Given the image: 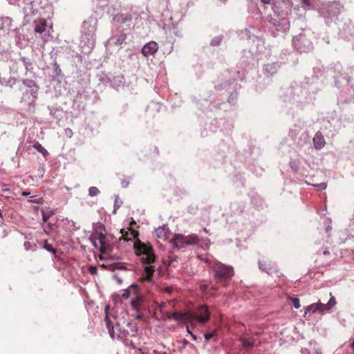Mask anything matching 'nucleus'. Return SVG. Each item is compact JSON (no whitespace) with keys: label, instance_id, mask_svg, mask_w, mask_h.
Masks as SVG:
<instances>
[{"label":"nucleus","instance_id":"21","mask_svg":"<svg viewBox=\"0 0 354 354\" xmlns=\"http://www.w3.org/2000/svg\"><path fill=\"white\" fill-rule=\"evenodd\" d=\"M280 67L278 62L268 63L263 66V73L267 76H272L274 75Z\"/></svg>","mask_w":354,"mask_h":354},{"label":"nucleus","instance_id":"7","mask_svg":"<svg viewBox=\"0 0 354 354\" xmlns=\"http://www.w3.org/2000/svg\"><path fill=\"white\" fill-rule=\"evenodd\" d=\"M205 262L212 269L214 278L220 281H229L234 276V269L231 266L221 263L213 258H205Z\"/></svg>","mask_w":354,"mask_h":354},{"label":"nucleus","instance_id":"42","mask_svg":"<svg viewBox=\"0 0 354 354\" xmlns=\"http://www.w3.org/2000/svg\"><path fill=\"white\" fill-rule=\"evenodd\" d=\"M223 38V37L222 35H217L211 40L210 44L213 46H217L221 44Z\"/></svg>","mask_w":354,"mask_h":354},{"label":"nucleus","instance_id":"52","mask_svg":"<svg viewBox=\"0 0 354 354\" xmlns=\"http://www.w3.org/2000/svg\"><path fill=\"white\" fill-rule=\"evenodd\" d=\"M122 201L119 200L118 196H116L114 201L113 213H115L116 210L122 205Z\"/></svg>","mask_w":354,"mask_h":354},{"label":"nucleus","instance_id":"4","mask_svg":"<svg viewBox=\"0 0 354 354\" xmlns=\"http://www.w3.org/2000/svg\"><path fill=\"white\" fill-rule=\"evenodd\" d=\"M172 317L177 322L192 325H194L196 322L205 324L209 319L210 313L206 305H201L194 311L174 312Z\"/></svg>","mask_w":354,"mask_h":354},{"label":"nucleus","instance_id":"17","mask_svg":"<svg viewBox=\"0 0 354 354\" xmlns=\"http://www.w3.org/2000/svg\"><path fill=\"white\" fill-rule=\"evenodd\" d=\"M335 83L337 87L345 83L348 95L350 96L346 100H345V101L352 102L354 100V85L349 84L348 79L346 76L341 79H336Z\"/></svg>","mask_w":354,"mask_h":354},{"label":"nucleus","instance_id":"61","mask_svg":"<svg viewBox=\"0 0 354 354\" xmlns=\"http://www.w3.org/2000/svg\"><path fill=\"white\" fill-rule=\"evenodd\" d=\"M1 190L3 192H10V189L8 187V185L6 184L1 185Z\"/></svg>","mask_w":354,"mask_h":354},{"label":"nucleus","instance_id":"45","mask_svg":"<svg viewBox=\"0 0 354 354\" xmlns=\"http://www.w3.org/2000/svg\"><path fill=\"white\" fill-rule=\"evenodd\" d=\"M239 37L241 39H246V40H248V30H247V27L243 29V30H238L236 32Z\"/></svg>","mask_w":354,"mask_h":354},{"label":"nucleus","instance_id":"53","mask_svg":"<svg viewBox=\"0 0 354 354\" xmlns=\"http://www.w3.org/2000/svg\"><path fill=\"white\" fill-rule=\"evenodd\" d=\"M66 221L73 227V230L74 231H77V230H78L80 229V226H77L75 221H73L72 220H69L68 218H66Z\"/></svg>","mask_w":354,"mask_h":354},{"label":"nucleus","instance_id":"25","mask_svg":"<svg viewBox=\"0 0 354 354\" xmlns=\"http://www.w3.org/2000/svg\"><path fill=\"white\" fill-rule=\"evenodd\" d=\"M341 34L346 39H349L351 37L354 36V25L351 23L344 24L341 30Z\"/></svg>","mask_w":354,"mask_h":354},{"label":"nucleus","instance_id":"5","mask_svg":"<svg viewBox=\"0 0 354 354\" xmlns=\"http://www.w3.org/2000/svg\"><path fill=\"white\" fill-rule=\"evenodd\" d=\"M19 90L22 92L21 103L24 104L30 112H33L35 111L36 100L38 97L39 86L32 80L24 79L22 80V86H19Z\"/></svg>","mask_w":354,"mask_h":354},{"label":"nucleus","instance_id":"48","mask_svg":"<svg viewBox=\"0 0 354 354\" xmlns=\"http://www.w3.org/2000/svg\"><path fill=\"white\" fill-rule=\"evenodd\" d=\"M53 70H54V73L56 75V76L58 77V76L61 75L62 70L59 67V65L57 64V62L56 61H55L53 63Z\"/></svg>","mask_w":354,"mask_h":354},{"label":"nucleus","instance_id":"55","mask_svg":"<svg viewBox=\"0 0 354 354\" xmlns=\"http://www.w3.org/2000/svg\"><path fill=\"white\" fill-rule=\"evenodd\" d=\"M292 305L296 308L298 309L300 308V301L298 298H293L292 299Z\"/></svg>","mask_w":354,"mask_h":354},{"label":"nucleus","instance_id":"8","mask_svg":"<svg viewBox=\"0 0 354 354\" xmlns=\"http://www.w3.org/2000/svg\"><path fill=\"white\" fill-rule=\"evenodd\" d=\"M342 6L337 1L322 3L318 8L319 13L324 19L327 25L336 19L340 13Z\"/></svg>","mask_w":354,"mask_h":354},{"label":"nucleus","instance_id":"13","mask_svg":"<svg viewBox=\"0 0 354 354\" xmlns=\"http://www.w3.org/2000/svg\"><path fill=\"white\" fill-rule=\"evenodd\" d=\"M93 246L101 252H106L111 250L106 236L101 232H95L90 238Z\"/></svg>","mask_w":354,"mask_h":354},{"label":"nucleus","instance_id":"16","mask_svg":"<svg viewBox=\"0 0 354 354\" xmlns=\"http://www.w3.org/2000/svg\"><path fill=\"white\" fill-rule=\"evenodd\" d=\"M258 267L260 270L266 272L269 275L277 274L279 272L277 265L270 260L259 261Z\"/></svg>","mask_w":354,"mask_h":354},{"label":"nucleus","instance_id":"54","mask_svg":"<svg viewBox=\"0 0 354 354\" xmlns=\"http://www.w3.org/2000/svg\"><path fill=\"white\" fill-rule=\"evenodd\" d=\"M88 271L91 274L95 275L97 273V268L95 266H89Z\"/></svg>","mask_w":354,"mask_h":354},{"label":"nucleus","instance_id":"58","mask_svg":"<svg viewBox=\"0 0 354 354\" xmlns=\"http://www.w3.org/2000/svg\"><path fill=\"white\" fill-rule=\"evenodd\" d=\"M330 223H331V221L330 219L329 218H327L326 221H325V225H326V231L328 232L329 231L331 230L332 229V227L330 225Z\"/></svg>","mask_w":354,"mask_h":354},{"label":"nucleus","instance_id":"41","mask_svg":"<svg viewBox=\"0 0 354 354\" xmlns=\"http://www.w3.org/2000/svg\"><path fill=\"white\" fill-rule=\"evenodd\" d=\"M53 212L51 210H44L42 209L41 214H42V220L44 223H46L48 220L50 218V217L53 215Z\"/></svg>","mask_w":354,"mask_h":354},{"label":"nucleus","instance_id":"56","mask_svg":"<svg viewBox=\"0 0 354 354\" xmlns=\"http://www.w3.org/2000/svg\"><path fill=\"white\" fill-rule=\"evenodd\" d=\"M44 247L46 250H48V252H50L53 254H55L56 252V250L52 247V245L48 243H46Z\"/></svg>","mask_w":354,"mask_h":354},{"label":"nucleus","instance_id":"9","mask_svg":"<svg viewBox=\"0 0 354 354\" xmlns=\"http://www.w3.org/2000/svg\"><path fill=\"white\" fill-rule=\"evenodd\" d=\"M52 30V26H48L46 19H39L35 21L34 31L35 38L41 41V44H44L53 37L50 35Z\"/></svg>","mask_w":354,"mask_h":354},{"label":"nucleus","instance_id":"24","mask_svg":"<svg viewBox=\"0 0 354 354\" xmlns=\"http://www.w3.org/2000/svg\"><path fill=\"white\" fill-rule=\"evenodd\" d=\"M247 30L248 40H252V41H254L256 38L261 37V30L257 27L250 25L247 27Z\"/></svg>","mask_w":354,"mask_h":354},{"label":"nucleus","instance_id":"31","mask_svg":"<svg viewBox=\"0 0 354 354\" xmlns=\"http://www.w3.org/2000/svg\"><path fill=\"white\" fill-rule=\"evenodd\" d=\"M138 289V286L137 284H131L126 290H124L123 293L121 295V297L124 299H127L131 296H133V294H136Z\"/></svg>","mask_w":354,"mask_h":354},{"label":"nucleus","instance_id":"36","mask_svg":"<svg viewBox=\"0 0 354 354\" xmlns=\"http://www.w3.org/2000/svg\"><path fill=\"white\" fill-rule=\"evenodd\" d=\"M254 42H256V52L254 53H257L259 57L261 58V53L263 52L265 48L264 42L260 37L256 38Z\"/></svg>","mask_w":354,"mask_h":354},{"label":"nucleus","instance_id":"20","mask_svg":"<svg viewBox=\"0 0 354 354\" xmlns=\"http://www.w3.org/2000/svg\"><path fill=\"white\" fill-rule=\"evenodd\" d=\"M109 306L106 305L105 306V318L104 322L106 323V328L109 331V335L112 339L115 338V330H114V326L112 323V321L110 319L109 315Z\"/></svg>","mask_w":354,"mask_h":354},{"label":"nucleus","instance_id":"26","mask_svg":"<svg viewBox=\"0 0 354 354\" xmlns=\"http://www.w3.org/2000/svg\"><path fill=\"white\" fill-rule=\"evenodd\" d=\"M132 19V15L131 13H122L120 15H117L114 17V20L120 22L122 24H127V25L129 26L132 24H130Z\"/></svg>","mask_w":354,"mask_h":354},{"label":"nucleus","instance_id":"32","mask_svg":"<svg viewBox=\"0 0 354 354\" xmlns=\"http://www.w3.org/2000/svg\"><path fill=\"white\" fill-rule=\"evenodd\" d=\"M305 9H318L320 6L319 0H301Z\"/></svg>","mask_w":354,"mask_h":354},{"label":"nucleus","instance_id":"2","mask_svg":"<svg viewBox=\"0 0 354 354\" xmlns=\"http://www.w3.org/2000/svg\"><path fill=\"white\" fill-rule=\"evenodd\" d=\"M121 234L125 241H134L136 253L140 257L143 266V272L140 279L142 281L151 283L153 281L155 266L152 265L156 261V256L152 246L149 244L142 243L138 239V232L134 230L129 229L121 230Z\"/></svg>","mask_w":354,"mask_h":354},{"label":"nucleus","instance_id":"49","mask_svg":"<svg viewBox=\"0 0 354 354\" xmlns=\"http://www.w3.org/2000/svg\"><path fill=\"white\" fill-rule=\"evenodd\" d=\"M24 246L26 250H35L36 248V245L34 243H31L29 241H26L24 244Z\"/></svg>","mask_w":354,"mask_h":354},{"label":"nucleus","instance_id":"59","mask_svg":"<svg viewBox=\"0 0 354 354\" xmlns=\"http://www.w3.org/2000/svg\"><path fill=\"white\" fill-rule=\"evenodd\" d=\"M214 335H215V333H205L204 335V337H205V340L209 341V339H211L214 337Z\"/></svg>","mask_w":354,"mask_h":354},{"label":"nucleus","instance_id":"27","mask_svg":"<svg viewBox=\"0 0 354 354\" xmlns=\"http://www.w3.org/2000/svg\"><path fill=\"white\" fill-rule=\"evenodd\" d=\"M15 41L16 45L20 48H24L28 44V40L24 37V35L20 34L18 31L16 32Z\"/></svg>","mask_w":354,"mask_h":354},{"label":"nucleus","instance_id":"19","mask_svg":"<svg viewBox=\"0 0 354 354\" xmlns=\"http://www.w3.org/2000/svg\"><path fill=\"white\" fill-rule=\"evenodd\" d=\"M17 4L22 8V10L26 16L29 14H33L35 11L32 0H18Z\"/></svg>","mask_w":354,"mask_h":354},{"label":"nucleus","instance_id":"64","mask_svg":"<svg viewBox=\"0 0 354 354\" xmlns=\"http://www.w3.org/2000/svg\"><path fill=\"white\" fill-rule=\"evenodd\" d=\"M129 180H122V182H121V185H122V187L123 188H126V187H128V185H129Z\"/></svg>","mask_w":354,"mask_h":354},{"label":"nucleus","instance_id":"3","mask_svg":"<svg viewBox=\"0 0 354 354\" xmlns=\"http://www.w3.org/2000/svg\"><path fill=\"white\" fill-rule=\"evenodd\" d=\"M315 88L313 85L295 84L288 88L281 97L284 102L306 104L313 100Z\"/></svg>","mask_w":354,"mask_h":354},{"label":"nucleus","instance_id":"18","mask_svg":"<svg viewBox=\"0 0 354 354\" xmlns=\"http://www.w3.org/2000/svg\"><path fill=\"white\" fill-rule=\"evenodd\" d=\"M158 49V44L156 41H151L143 46L141 51L145 57H149L153 55Z\"/></svg>","mask_w":354,"mask_h":354},{"label":"nucleus","instance_id":"33","mask_svg":"<svg viewBox=\"0 0 354 354\" xmlns=\"http://www.w3.org/2000/svg\"><path fill=\"white\" fill-rule=\"evenodd\" d=\"M109 270L115 271V270H127V265L122 262H113L104 265Z\"/></svg>","mask_w":354,"mask_h":354},{"label":"nucleus","instance_id":"37","mask_svg":"<svg viewBox=\"0 0 354 354\" xmlns=\"http://www.w3.org/2000/svg\"><path fill=\"white\" fill-rule=\"evenodd\" d=\"M174 48V43L170 40H167L164 43L163 45V53L164 54H170Z\"/></svg>","mask_w":354,"mask_h":354},{"label":"nucleus","instance_id":"12","mask_svg":"<svg viewBox=\"0 0 354 354\" xmlns=\"http://www.w3.org/2000/svg\"><path fill=\"white\" fill-rule=\"evenodd\" d=\"M198 235L193 234L188 236H184L180 234H176L171 239L172 247L174 249L180 250L185 248L187 245H192L197 241Z\"/></svg>","mask_w":354,"mask_h":354},{"label":"nucleus","instance_id":"30","mask_svg":"<svg viewBox=\"0 0 354 354\" xmlns=\"http://www.w3.org/2000/svg\"><path fill=\"white\" fill-rule=\"evenodd\" d=\"M19 61H21L24 65V66L26 68V75L28 74V73H30L32 74L33 73V63L32 60L26 57L21 56L19 58Z\"/></svg>","mask_w":354,"mask_h":354},{"label":"nucleus","instance_id":"6","mask_svg":"<svg viewBox=\"0 0 354 354\" xmlns=\"http://www.w3.org/2000/svg\"><path fill=\"white\" fill-rule=\"evenodd\" d=\"M96 25L97 21L93 18H89L82 24L80 45L85 53H89L95 46Z\"/></svg>","mask_w":354,"mask_h":354},{"label":"nucleus","instance_id":"35","mask_svg":"<svg viewBox=\"0 0 354 354\" xmlns=\"http://www.w3.org/2000/svg\"><path fill=\"white\" fill-rule=\"evenodd\" d=\"M194 245H196L203 250H207L210 245V241L207 238H199L198 236V239Z\"/></svg>","mask_w":354,"mask_h":354},{"label":"nucleus","instance_id":"14","mask_svg":"<svg viewBox=\"0 0 354 354\" xmlns=\"http://www.w3.org/2000/svg\"><path fill=\"white\" fill-rule=\"evenodd\" d=\"M260 59L257 53H253L251 50H243L240 59V64L246 67L255 66Z\"/></svg>","mask_w":354,"mask_h":354},{"label":"nucleus","instance_id":"1","mask_svg":"<svg viewBox=\"0 0 354 354\" xmlns=\"http://www.w3.org/2000/svg\"><path fill=\"white\" fill-rule=\"evenodd\" d=\"M258 6L259 18L270 24L269 32L276 37L279 32L289 30L288 15H291L292 2L290 0H260Z\"/></svg>","mask_w":354,"mask_h":354},{"label":"nucleus","instance_id":"44","mask_svg":"<svg viewBox=\"0 0 354 354\" xmlns=\"http://www.w3.org/2000/svg\"><path fill=\"white\" fill-rule=\"evenodd\" d=\"M127 326L129 328V330L133 333V334L131 335V336L133 335V334L137 332L138 330V327H137V324L134 322H128L127 324Z\"/></svg>","mask_w":354,"mask_h":354},{"label":"nucleus","instance_id":"43","mask_svg":"<svg viewBox=\"0 0 354 354\" xmlns=\"http://www.w3.org/2000/svg\"><path fill=\"white\" fill-rule=\"evenodd\" d=\"M310 346L313 348L315 351V354H322V351L320 348L318 346L317 342L315 340H310L309 342Z\"/></svg>","mask_w":354,"mask_h":354},{"label":"nucleus","instance_id":"38","mask_svg":"<svg viewBox=\"0 0 354 354\" xmlns=\"http://www.w3.org/2000/svg\"><path fill=\"white\" fill-rule=\"evenodd\" d=\"M336 304L335 298L331 296L326 304H324V310L328 311L332 309Z\"/></svg>","mask_w":354,"mask_h":354},{"label":"nucleus","instance_id":"22","mask_svg":"<svg viewBox=\"0 0 354 354\" xmlns=\"http://www.w3.org/2000/svg\"><path fill=\"white\" fill-rule=\"evenodd\" d=\"M324 312V304L321 303L320 301L312 304L306 306L305 309V315L308 313L313 314L315 313H323Z\"/></svg>","mask_w":354,"mask_h":354},{"label":"nucleus","instance_id":"50","mask_svg":"<svg viewBox=\"0 0 354 354\" xmlns=\"http://www.w3.org/2000/svg\"><path fill=\"white\" fill-rule=\"evenodd\" d=\"M45 223L46 225L44 226V230L46 234H48V230H53L55 227V224H53L48 221Z\"/></svg>","mask_w":354,"mask_h":354},{"label":"nucleus","instance_id":"23","mask_svg":"<svg viewBox=\"0 0 354 354\" xmlns=\"http://www.w3.org/2000/svg\"><path fill=\"white\" fill-rule=\"evenodd\" d=\"M313 145L316 149H322L326 144L324 136L320 131H317L313 138Z\"/></svg>","mask_w":354,"mask_h":354},{"label":"nucleus","instance_id":"63","mask_svg":"<svg viewBox=\"0 0 354 354\" xmlns=\"http://www.w3.org/2000/svg\"><path fill=\"white\" fill-rule=\"evenodd\" d=\"M109 259L110 260H117V261H118V260H120V256H118V255L111 254V255H109Z\"/></svg>","mask_w":354,"mask_h":354},{"label":"nucleus","instance_id":"10","mask_svg":"<svg viewBox=\"0 0 354 354\" xmlns=\"http://www.w3.org/2000/svg\"><path fill=\"white\" fill-rule=\"evenodd\" d=\"M310 31H304L292 39V45L295 48L301 52L306 53L313 48V45L310 38Z\"/></svg>","mask_w":354,"mask_h":354},{"label":"nucleus","instance_id":"60","mask_svg":"<svg viewBox=\"0 0 354 354\" xmlns=\"http://www.w3.org/2000/svg\"><path fill=\"white\" fill-rule=\"evenodd\" d=\"M180 344L182 346L180 348L181 349V348H185L187 346H188L189 344V342L187 339H184L180 341Z\"/></svg>","mask_w":354,"mask_h":354},{"label":"nucleus","instance_id":"62","mask_svg":"<svg viewBox=\"0 0 354 354\" xmlns=\"http://www.w3.org/2000/svg\"><path fill=\"white\" fill-rule=\"evenodd\" d=\"M142 354H167V352H160V351H158L156 349H154L151 352H149L147 353H142Z\"/></svg>","mask_w":354,"mask_h":354},{"label":"nucleus","instance_id":"57","mask_svg":"<svg viewBox=\"0 0 354 354\" xmlns=\"http://www.w3.org/2000/svg\"><path fill=\"white\" fill-rule=\"evenodd\" d=\"M314 186L317 187L319 190H324L326 188L327 185L326 183H321L319 184H315Z\"/></svg>","mask_w":354,"mask_h":354},{"label":"nucleus","instance_id":"29","mask_svg":"<svg viewBox=\"0 0 354 354\" xmlns=\"http://www.w3.org/2000/svg\"><path fill=\"white\" fill-rule=\"evenodd\" d=\"M132 297L131 305L134 310L138 311L140 309V304L143 300V297L139 293L138 290L136 291V294H133Z\"/></svg>","mask_w":354,"mask_h":354},{"label":"nucleus","instance_id":"34","mask_svg":"<svg viewBox=\"0 0 354 354\" xmlns=\"http://www.w3.org/2000/svg\"><path fill=\"white\" fill-rule=\"evenodd\" d=\"M12 24V19L8 17H0V30L8 31Z\"/></svg>","mask_w":354,"mask_h":354},{"label":"nucleus","instance_id":"11","mask_svg":"<svg viewBox=\"0 0 354 354\" xmlns=\"http://www.w3.org/2000/svg\"><path fill=\"white\" fill-rule=\"evenodd\" d=\"M214 88L217 91H221L225 89L229 94L227 102L230 104H234L237 98V93L236 92V84L234 79L229 82H223L221 80H218Z\"/></svg>","mask_w":354,"mask_h":354},{"label":"nucleus","instance_id":"39","mask_svg":"<svg viewBox=\"0 0 354 354\" xmlns=\"http://www.w3.org/2000/svg\"><path fill=\"white\" fill-rule=\"evenodd\" d=\"M34 148L41 153L44 157H46L48 155V151L39 142L35 143L33 145Z\"/></svg>","mask_w":354,"mask_h":354},{"label":"nucleus","instance_id":"15","mask_svg":"<svg viewBox=\"0 0 354 354\" xmlns=\"http://www.w3.org/2000/svg\"><path fill=\"white\" fill-rule=\"evenodd\" d=\"M127 39V34L120 32L115 31L113 33L112 36L107 40L106 43V48L109 49L112 46H116L118 49L120 46Z\"/></svg>","mask_w":354,"mask_h":354},{"label":"nucleus","instance_id":"28","mask_svg":"<svg viewBox=\"0 0 354 354\" xmlns=\"http://www.w3.org/2000/svg\"><path fill=\"white\" fill-rule=\"evenodd\" d=\"M156 235L160 239L166 240L167 239L168 234L169 233V229L167 225H164L155 230Z\"/></svg>","mask_w":354,"mask_h":354},{"label":"nucleus","instance_id":"47","mask_svg":"<svg viewBox=\"0 0 354 354\" xmlns=\"http://www.w3.org/2000/svg\"><path fill=\"white\" fill-rule=\"evenodd\" d=\"M290 166L293 171H297L299 168V162L297 160H292L290 162Z\"/></svg>","mask_w":354,"mask_h":354},{"label":"nucleus","instance_id":"46","mask_svg":"<svg viewBox=\"0 0 354 354\" xmlns=\"http://www.w3.org/2000/svg\"><path fill=\"white\" fill-rule=\"evenodd\" d=\"M100 194V190L96 187H91L88 189V195L91 197L96 196Z\"/></svg>","mask_w":354,"mask_h":354},{"label":"nucleus","instance_id":"40","mask_svg":"<svg viewBox=\"0 0 354 354\" xmlns=\"http://www.w3.org/2000/svg\"><path fill=\"white\" fill-rule=\"evenodd\" d=\"M239 341L242 344L243 346L245 348H251L254 345V343L253 342H250L244 337H240L239 339Z\"/></svg>","mask_w":354,"mask_h":354},{"label":"nucleus","instance_id":"51","mask_svg":"<svg viewBox=\"0 0 354 354\" xmlns=\"http://www.w3.org/2000/svg\"><path fill=\"white\" fill-rule=\"evenodd\" d=\"M17 79L15 77H10L6 82V86L12 88L16 84Z\"/></svg>","mask_w":354,"mask_h":354}]
</instances>
